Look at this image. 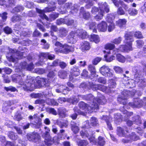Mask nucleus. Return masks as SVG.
Returning a JSON list of instances; mask_svg holds the SVG:
<instances>
[{"mask_svg": "<svg viewBox=\"0 0 146 146\" xmlns=\"http://www.w3.org/2000/svg\"><path fill=\"white\" fill-rule=\"evenodd\" d=\"M59 31V35L61 37L65 36L68 32V31L64 28H61Z\"/></svg>", "mask_w": 146, "mask_h": 146, "instance_id": "nucleus-26", "label": "nucleus"}, {"mask_svg": "<svg viewBox=\"0 0 146 146\" xmlns=\"http://www.w3.org/2000/svg\"><path fill=\"white\" fill-rule=\"evenodd\" d=\"M100 71L102 74L105 76L111 77L113 74L110 72V69L107 66L104 65L100 69Z\"/></svg>", "mask_w": 146, "mask_h": 146, "instance_id": "nucleus-11", "label": "nucleus"}, {"mask_svg": "<svg viewBox=\"0 0 146 146\" xmlns=\"http://www.w3.org/2000/svg\"><path fill=\"white\" fill-rule=\"evenodd\" d=\"M107 25L105 21H102L97 26V28L99 31L105 32L107 29Z\"/></svg>", "mask_w": 146, "mask_h": 146, "instance_id": "nucleus-18", "label": "nucleus"}, {"mask_svg": "<svg viewBox=\"0 0 146 146\" xmlns=\"http://www.w3.org/2000/svg\"><path fill=\"white\" fill-rule=\"evenodd\" d=\"M21 20V16L18 15H14L11 18V21L13 23L20 22Z\"/></svg>", "mask_w": 146, "mask_h": 146, "instance_id": "nucleus-28", "label": "nucleus"}, {"mask_svg": "<svg viewBox=\"0 0 146 146\" xmlns=\"http://www.w3.org/2000/svg\"><path fill=\"white\" fill-rule=\"evenodd\" d=\"M129 105L133 107H140L142 105V101L139 99H136L135 102L133 103V105L131 103H129Z\"/></svg>", "mask_w": 146, "mask_h": 146, "instance_id": "nucleus-25", "label": "nucleus"}, {"mask_svg": "<svg viewBox=\"0 0 146 146\" xmlns=\"http://www.w3.org/2000/svg\"><path fill=\"white\" fill-rule=\"evenodd\" d=\"M98 144L101 146H103L105 143V140L101 136H100L98 138Z\"/></svg>", "mask_w": 146, "mask_h": 146, "instance_id": "nucleus-46", "label": "nucleus"}, {"mask_svg": "<svg viewBox=\"0 0 146 146\" xmlns=\"http://www.w3.org/2000/svg\"><path fill=\"white\" fill-rule=\"evenodd\" d=\"M78 143L79 146H86L88 144V141L85 140H81Z\"/></svg>", "mask_w": 146, "mask_h": 146, "instance_id": "nucleus-50", "label": "nucleus"}, {"mask_svg": "<svg viewBox=\"0 0 146 146\" xmlns=\"http://www.w3.org/2000/svg\"><path fill=\"white\" fill-rule=\"evenodd\" d=\"M122 40V38L121 37H119L113 39L112 42L116 44H118L121 43Z\"/></svg>", "mask_w": 146, "mask_h": 146, "instance_id": "nucleus-45", "label": "nucleus"}, {"mask_svg": "<svg viewBox=\"0 0 146 146\" xmlns=\"http://www.w3.org/2000/svg\"><path fill=\"white\" fill-rule=\"evenodd\" d=\"M91 87L94 90H99L106 93H108L111 92L109 88L102 84H92L91 85Z\"/></svg>", "mask_w": 146, "mask_h": 146, "instance_id": "nucleus-10", "label": "nucleus"}, {"mask_svg": "<svg viewBox=\"0 0 146 146\" xmlns=\"http://www.w3.org/2000/svg\"><path fill=\"white\" fill-rule=\"evenodd\" d=\"M101 58L100 57H97L94 59L93 61V63L94 65H96L101 60Z\"/></svg>", "mask_w": 146, "mask_h": 146, "instance_id": "nucleus-63", "label": "nucleus"}, {"mask_svg": "<svg viewBox=\"0 0 146 146\" xmlns=\"http://www.w3.org/2000/svg\"><path fill=\"white\" fill-rule=\"evenodd\" d=\"M7 13L6 12H4L2 14H0V16L2 19L4 20V21L6 20L7 18Z\"/></svg>", "mask_w": 146, "mask_h": 146, "instance_id": "nucleus-61", "label": "nucleus"}, {"mask_svg": "<svg viewBox=\"0 0 146 146\" xmlns=\"http://www.w3.org/2000/svg\"><path fill=\"white\" fill-rule=\"evenodd\" d=\"M8 135L10 138L12 140H16L18 137V135L16 133H15L12 131L9 132Z\"/></svg>", "mask_w": 146, "mask_h": 146, "instance_id": "nucleus-36", "label": "nucleus"}, {"mask_svg": "<svg viewBox=\"0 0 146 146\" xmlns=\"http://www.w3.org/2000/svg\"><path fill=\"white\" fill-rule=\"evenodd\" d=\"M136 82H137L141 86H146V79L139 80L138 81L137 79H136Z\"/></svg>", "mask_w": 146, "mask_h": 146, "instance_id": "nucleus-44", "label": "nucleus"}, {"mask_svg": "<svg viewBox=\"0 0 146 146\" xmlns=\"http://www.w3.org/2000/svg\"><path fill=\"white\" fill-rule=\"evenodd\" d=\"M56 7L54 6L52 7H46L45 9L43 10L36 8L37 12L40 14V17L42 19H45L47 21H50L55 20L58 16V13H55L53 14L50 15L49 16V18L44 14L45 12H48L54 11L56 9Z\"/></svg>", "mask_w": 146, "mask_h": 146, "instance_id": "nucleus-2", "label": "nucleus"}, {"mask_svg": "<svg viewBox=\"0 0 146 146\" xmlns=\"http://www.w3.org/2000/svg\"><path fill=\"white\" fill-rule=\"evenodd\" d=\"M66 90L70 91L69 88L63 85H60L59 86L58 89L56 90V91L58 93H63L64 90Z\"/></svg>", "mask_w": 146, "mask_h": 146, "instance_id": "nucleus-24", "label": "nucleus"}, {"mask_svg": "<svg viewBox=\"0 0 146 146\" xmlns=\"http://www.w3.org/2000/svg\"><path fill=\"white\" fill-rule=\"evenodd\" d=\"M90 38L91 41L94 42L96 43H98L100 40L99 36L97 35H91Z\"/></svg>", "mask_w": 146, "mask_h": 146, "instance_id": "nucleus-23", "label": "nucleus"}, {"mask_svg": "<svg viewBox=\"0 0 146 146\" xmlns=\"http://www.w3.org/2000/svg\"><path fill=\"white\" fill-rule=\"evenodd\" d=\"M35 72L39 74H42L45 72L44 70L42 68H37L35 69Z\"/></svg>", "mask_w": 146, "mask_h": 146, "instance_id": "nucleus-57", "label": "nucleus"}, {"mask_svg": "<svg viewBox=\"0 0 146 146\" xmlns=\"http://www.w3.org/2000/svg\"><path fill=\"white\" fill-rule=\"evenodd\" d=\"M84 98H85L86 100H91L90 103V104H93V106L94 107V105L97 104V103L100 104L102 105H103L105 104L106 101L105 97L104 96H102L100 97V98L95 99L93 96L92 94H89L86 96H84ZM97 105H98L97 104Z\"/></svg>", "mask_w": 146, "mask_h": 146, "instance_id": "nucleus-5", "label": "nucleus"}, {"mask_svg": "<svg viewBox=\"0 0 146 146\" xmlns=\"http://www.w3.org/2000/svg\"><path fill=\"white\" fill-rule=\"evenodd\" d=\"M116 58L117 60L120 62L123 63L125 61V58L121 54H117L116 55Z\"/></svg>", "mask_w": 146, "mask_h": 146, "instance_id": "nucleus-40", "label": "nucleus"}, {"mask_svg": "<svg viewBox=\"0 0 146 146\" xmlns=\"http://www.w3.org/2000/svg\"><path fill=\"white\" fill-rule=\"evenodd\" d=\"M137 44L136 46L138 48L142 47L144 44V42L141 40H137L136 41Z\"/></svg>", "mask_w": 146, "mask_h": 146, "instance_id": "nucleus-49", "label": "nucleus"}, {"mask_svg": "<svg viewBox=\"0 0 146 146\" xmlns=\"http://www.w3.org/2000/svg\"><path fill=\"white\" fill-rule=\"evenodd\" d=\"M88 69L91 72L93 76H94L96 73L95 66L92 65H90L88 66Z\"/></svg>", "mask_w": 146, "mask_h": 146, "instance_id": "nucleus-32", "label": "nucleus"}, {"mask_svg": "<svg viewBox=\"0 0 146 146\" xmlns=\"http://www.w3.org/2000/svg\"><path fill=\"white\" fill-rule=\"evenodd\" d=\"M88 25L90 29L92 30L93 32L96 33L97 30L96 28V23L94 22H92L89 23Z\"/></svg>", "mask_w": 146, "mask_h": 146, "instance_id": "nucleus-38", "label": "nucleus"}, {"mask_svg": "<svg viewBox=\"0 0 146 146\" xmlns=\"http://www.w3.org/2000/svg\"><path fill=\"white\" fill-rule=\"evenodd\" d=\"M46 102L48 104L53 106H58V103L53 99H47L46 100Z\"/></svg>", "mask_w": 146, "mask_h": 146, "instance_id": "nucleus-31", "label": "nucleus"}, {"mask_svg": "<svg viewBox=\"0 0 146 146\" xmlns=\"http://www.w3.org/2000/svg\"><path fill=\"white\" fill-rule=\"evenodd\" d=\"M41 120V119H39V120H38L37 122H35L34 123H32V124L33 125H35V128H39L42 125Z\"/></svg>", "mask_w": 146, "mask_h": 146, "instance_id": "nucleus-48", "label": "nucleus"}, {"mask_svg": "<svg viewBox=\"0 0 146 146\" xmlns=\"http://www.w3.org/2000/svg\"><path fill=\"white\" fill-rule=\"evenodd\" d=\"M23 9L24 8L22 6L20 5L17 6L13 9L11 12L13 13H17L22 11Z\"/></svg>", "mask_w": 146, "mask_h": 146, "instance_id": "nucleus-33", "label": "nucleus"}, {"mask_svg": "<svg viewBox=\"0 0 146 146\" xmlns=\"http://www.w3.org/2000/svg\"><path fill=\"white\" fill-rule=\"evenodd\" d=\"M90 122L92 126H96L98 125V120L95 117H92L91 118Z\"/></svg>", "mask_w": 146, "mask_h": 146, "instance_id": "nucleus-39", "label": "nucleus"}, {"mask_svg": "<svg viewBox=\"0 0 146 146\" xmlns=\"http://www.w3.org/2000/svg\"><path fill=\"white\" fill-rule=\"evenodd\" d=\"M98 82L103 84H105L106 82V80L105 78L103 77H100L98 79Z\"/></svg>", "mask_w": 146, "mask_h": 146, "instance_id": "nucleus-52", "label": "nucleus"}, {"mask_svg": "<svg viewBox=\"0 0 146 146\" xmlns=\"http://www.w3.org/2000/svg\"><path fill=\"white\" fill-rule=\"evenodd\" d=\"M117 133L119 136L120 137L124 136L125 135V133L123 129L120 127H117Z\"/></svg>", "mask_w": 146, "mask_h": 146, "instance_id": "nucleus-30", "label": "nucleus"}, {"mask_svg": "<svg viewBox=\"0 0 146 146\" xmlns=\"http://www.w3.org/2000/svg\"><path fill=\"white\" fill-rule=\"evenodd\" d=\"M115 45L111 43H108L105 46V48L106 49H109L112 50L115 48Z\"/></svg>", "mask_w": 146, "mask_h": 146, "instance_id": "nucleus-41", "label": "nucleus"}, {"mask_svg": "<svg viewBox=\"0 0 146 146\" xmlns=\"http://www.w3.org/2000/svg\"><path fill=\"white\" fill-rule=\"evenodd\" d=\"M104 58L105 60L107 62H111L115 58V56L113 55L110 56L105 55L104 56Z\"/></svg>", "mask_w": 146, "mask_h": 146, "instance_id": "nucleus-47", "label": "nucleus"}, {"mask_svg": "<svg viewBox=\"0 0 146 146\" xmlns=\"http://www.w3.org/2000/svg\"><path fill=\"white\" fill-rule=\"evenodd\" d=\"M117 13L119 15H124L125 13L122 8L121 7H120L117 10Z\"/></svg>", "mask_w": 146, "mask_h": 146, "instance_id": "nucleus-60", "label": "nucleus"}, {"mask_svg": "<svg viewBox=\"0 0 146 146\" xmlns=\"http://www.w3.org/2000/svg\"><path fill=\"white\" fill-rule=\"evenodd\" d=\"M79 107L82 110H84L86 112L88 113H91L92 111V110L95 108H98V105L96 104L94 106V107L93 106L92 104H88V107L87 105L83 102H81L79 103Z\"/></svg>", "mask_w": 146, "mask_h": 146, "instance_id": "nucleus-8", "label": "nucleus"}, {"mask_svg": "<svg viewBox=\"0 0 146 146\" xmlns=\"http://www.w3.org/2000/svg\"><path fill=\"white\" fill-rule=\"evenodd\" d=\"M126 23L125 19H119L116 22V24L120 27H123Z\"/></svg>", "mask_w": 146, "mask_h": 146, "instance_id": "nucleus-34", "label": "nucleus"}, {"mask_svg": "<svg viewBox=\"0 0 146 146\" xmlns=\"http://www.w3.org/2000/svg\"><path fill=\"white\" fill-rule=\"evenodd\" d=\"M46 111L49 113H51L54 115H57V113L54 109L52 108H48L46 109Z\"/></svg>", "mask_w": 146, "mask_h": 146, "instance_id": "nucleus-42", "label": "nucleus"}, {"mask_svg": "<svg viewBox=\"0 0 146 146\" xmlns=\"http://www.w3.org/2000/svg\"><path fill=\"white\" fill-rule=\"evenodd\" d=\"M99 10L98 14L95 16V19L98 21L102 19L104 16V11L108 13L110 11L108 5L105 2L102 4V3H98Z\"/></svg>", "mask_w": 146, "mask_h": 146, "instance_id": "nucleus-4", "label": "nucleus"}, {"mask_svg": "<svg viewBox=\"0 0 146 146\" xmlns=\"http://www.w3.org/2000/svg\"><path fill=\"white\" fill-rule=\"evenodd\" d=\"M55 45L58 47L55 48V51L60 53L67 54L69 52H73L74 50L73 46L66 44L63 45L59 42H56Z\"/></svg>", "mask_w": 146, "mask_h": 146, "instance_id": "nucleus-3", "label": "nucleus"}, {"mask_svg": "<svg viewBox=\"0 0 146 146\" xmlns=\"http://www.w3.org/2000/svg\"><path fill=\"white\" fill-rule=\"evenodd\" d=\"M110 82L109 83V87L110 88H114L115 87L116 84L115 82L112 79H111L110 80Z\"/></svg>", "mask_w": 146, "mask_h": 146, "instance_id": "nucleus-51", "label": "nucleus"}, {"mask_svg": "<svg viewBox=\"0 0 146 146\" xmlns=\"http://www.w3.org/2000/svg\"><path fill=\"white\" fill-rule=\"evenodd\" d=\"M110 23V24L108 26V30L109 32L111 31L115 28V25L113 23Z\"/></svg>", "mask_w": 146, "mask_h": 146, "instance_id": "nucleus-58", "label": "nucleus"}, {"mask_svg": "<svg viewBox=\"0 0 146 146\" xmlns=\"http://www.w3.org/2000/svg\"><path fill=\"white\" fill-rule=\"evenodd\" d=\"M81 48L83 50H87L90 49V45L89 43L87 41H84L81 44Z\"/></svg>", "mask_w": 146, "mask_h": 146, "instance_id": "nucleus-22", "label": "nucleus"}, {"mask_svg": "<svg viewBox=\"0 0 146 146\" xmlns=\"http://www.w3.org/2000/svg\"><path fill=\"white\" fill-rule=\"evenodd\" d=\"M113 69L115 72L118 73L121 72L123 71L122 69L119 66H115L114 67Z\"/></svg>", "mask_w": 146, "mask_h": 146, "instance_id": "nucleus-59", "label": "nucleus"}, {"mask_svg": "<svg viewBox=\"0 0 146 146\" xmlns=\"http://www.w3.org/2000/svg\"><path fill=\"white\" fill-rule=\"evenodd\" d=\"M94 133V132L93 133V131L92 132V131L90 130V129L87 130L86 131H84L82 130L80 132V135L83 138H88L90 142L93 143L96 142L95 137L92 135Z\"/></svg>", "mask_w": 146, "mask_h": 146, "instance_id": "nucleus-6", "label": "nucleus"}, {"mask_svg": "<svg viewBox=\"0 0 146 146\" xmlns=\"http://www.w3.org/2000/svg\"><path fill=\"white\" fill-rule=\"evenodd\" d=\"M25 75L22 74L21 75H20L17 76L16 78V80L19 82L20 85H21V84L23 83V82H21L24 78Z\"/></svg>", "mask_w": 146, "mask_h": 146, "instance_id": "nucleus-43", "label": "nucleus"}, {"mask_svg": "<svg viewBox=\"0 0 146 146\" xmlns=\"http://www.w3.org/2000/svg\"><path fill=\"white\" fill-rule=\"evenodd\" d=\"M40 138V135L35 132L32 133L27 135V138L29 141H32L35 142L38 141Z\"/></svg>", "mask_w": 146, "mask_h": 146, "instance_id": "nucleus-14", "label": "nucleus"}, {"mask_svg": "<svg viewBox=\"0 0 146 146\" xmlns=\"http://www.w3.org/2000/svg\"><path fill=\"white\" fill-rule=\"evenodd\" d=\"M70 74L72 75L77 76L80 74V70L78 67L75 66L72 68L70 70Z\"/></svg>", "mask_w": 146, "mask_h": 146, "instance_id": "nucleus-19", "label": "nucleus"}, {"mask_svg": "<svg viewBox=\"0 0 146 146\" xmlns=\"http://www.w3.org/2000/svg\"><path fill=\"white\" fill-rule=\"evenodd\" d=\"M42 137L45 139V143L47 145H50L51 144V142L53 140L54 143L55 144H58L59 143L58 140H55V139L57 137H54L53 139H52L51 136H50L49 133H44L42 135Z\"/></svg>", "mask_w": 146, "mask_h": 146, "instance_id": "nucleus-7", "label": "nucleus"}, {"mask_svg": "<svg viewBox=\"0 0 146 146\" xmlns=\"http://www.w3.org/2000/svg\"><path fill=\"white\" fill-rule=\"evenodd\" d=\"M30 78V77L29 78H28L25 83L21 84V87L25 90L32 91L33 90L34 85L33 83L31 82L32 81Z\"/></svg>", "mask_w": 146, "mask_h": 146, "instance_id": "nucleus-12", "label": "nucleus"}, {"mask_svg": "<svg viewBox=\"0 0 146 146\" xmlns=\"http://www.w3.org/2000/svg\"><path fill=\"white\" fill-rule=\"evenodd\" d=\"M19 53L20 52L19 51H17L16 53L14 54L13 56H7L6 57L9 61L15 62L16 61V59H19L21 58V55H18Z\"/></svg>", "mask_w": 146, "mask_h": 146, "instance_id": "nucleus-17", "label": "nucleus"}, {"mask_svg": "<svg viewBox=\"0 0 146 146\" xmlns=\"http://www.w3.org/2000/svg\"><path fill=\"white\" fill-rule=\"evenodd\" d=\"M64 7L65 9H70L71 11L70 12L73 14L76 13L79 8V6L76 4H74L72 5V3H66Z\"/></svg>", "mask_w": 146, "mask_h": 146, "instance_id": "nucleus-9", "label": "nucleus"}, {"mask_svg": "<svg viewBox=\"0 0 146 146\" xmlns=\"http://www.w3.org/2000/svg\"><path fill=\"white\" fill-rule=\"evenodd\" d=\"M76 33L71 31L67 37V41L70 43L73 44L76 42L75 37Z\"/></svg>", "mask_w": 146, "mask_h": 146, "instance_id": "nucleus-16", "label": "nucleus"}, {"mask_svg": "<svg viewBox=\"0 0 146 146\" xmlns=\"http://www.w3.org/2000/svg\"><path fill=\"white\" fill-rule=\"evenodd\" d=\"M65 23V21L64 19L62 18L58 19L56 20V24L58 25H60L62 23Z\"/></svg>", "mask_w": 146, "mask_h": 146, "instance_id": "nucleus-62", "label": "nucleus"}, {"mask_svg": "<svg viewBox=\"0 0 146 146\" xmlns=\"http://www.w3.org/2000/svg\"><path fill=\"white\" fill-rule=\"evenodd\" d=\"M113 2L115 6L117 7L119 6V4L121 5L123 3V1L121 0L118 1L116 0H113Z\"/></svg>", "mask_w": 146, "mask_h": 146, "instance_id": "nucleus-56", "label": "nucleus"}, {"mask_svg": "<svg viewBox=\"0 0 146 146\" xmlns=\"http://www.w3.org/2000/svg\"><path fill=\"white\" fill-rule=\"evenodd\" d=\"M4 89L7 92L9 91L11 92H15L16 90L15 87L11 86L8 87H4Z\"/></svg>", "mask_w": 146, "mask_h": 146, "instance_id": "nucleus-53", "label": "nucleus"}, {"mask_svg": "<svg viewBox=\"0 0 146 146\" xmlns=\"http://www.w3.org/2000/svg\"><path fill=\"white\" fill-rule=\"evenodd\" d=\"M1 141L3 143H6L7 146H25L23 143L22 140L19 139L18 140V143L17 144L15 143V142H11L10 141H6L5 137L4 136H2L1 137Z\"/></svg>", "mask_w": 146, "mask_h": 146, "instance_id": "nucleus-13", "label": "nucleus"}, {"mask_svg": "<svg viewBox=\"0 0 146 146\" xmlns=\"http://www.w3.org/2000/svg\"><path fill=\"white\" fill-rule=\"evenodd\" d=\"M115 18V17L113 14H108L106 18V20L109 23H113Z\"/></svg>", "mask_w": 146, "mask_h": 146, "instance_id": "nucleus-37", "label": "nucleus"}, {"mask_svg": "<svg viewBox=\"0 0 146 146\" xmlns=\"http://www.w3.org/2000/svg\"><path fill=\"white\" fill-rule=\"evenodd\" d=\"M133 121L137 125H139L141 123L140 117L139 115H136L132 117Z\"/></svg>", "mask_w": 146, "mask_h": 146, "instance_id": "nucleus-29", "label": "nucleus"}, {"mask_svg": "<svg viewBox=\"0 0 146 146\" xmlns=\"http://www.w3.org/2000/svg\"><path fill=\"white\" fill-rule=\"evenodd\" d=\"M124 37V42L126 45L125 46L121 45L119 48V50L121 52H128L132 50V42L133 41V34L131 32H127L125 33Z\"/></svg>", "mask_w": 146, "mask_h": 146, "instance_id": "nucleus-1", "label": "nucleus"}, {"mask_svg": "<svg viewBox=\"0 0 146 146\" xmlns=\"http://www.w3.org/2000/svg\"><path fill=\"white\" fill-rule=\"evenodd\" d=\"M86 3L87 4L85 6V7L87 9L90 8L93 4L91 0H88Z\"/></svg>", "mask_w": 146, "mask_h": 146, "instance_id": "nucleus-55", "label": "nucleus"}, {"mask_svg": "<svg viewBox=\"0 0 146 146\" xmlns=\"http://www.w3.org/2000/svg\"><path fill=\"white\" fill-rule=\"evenodd\" d=\"M66 111L65 108H60L58 109V112L59 115L62 117H65L66 115Z\"/></svg>", "mask_w": 146, "mask_h": 146, "instance_id": "nucleus-27", "label": "nucleus"}, {"mask_svg": "<svg viewBox=\"0 0 146 146\" xmlns=\"http://www.w3.org/2000/svg\"><path fill=\"white\" fill-rule=\"evenodd\" d=\"M67 72L64 70H60L58 73V75L61 78L64 79L67 76Z\"/></svg>", "mask_w": 146, "mask_h": 146, "instance_id": "nucleus-35", "label": "nucleus"}, {"mask_svg": "<svg viewBox=\"0 0 146 146\" xmlns=\"http://www.w3.org/2000/svg\"><path fill=\"white\" fill-rule=\"evenodd\" d=\"M139 139V137L135 133H132L130 135L127 139H123L122 140L123 142L124 143H128L132 141H136Z\"/></svg>", "mask_w": 146, "mask_h": 146, "instance_id": "nucleus-15", "label": "nucleus"}, {"mask_svg": "<svg viewBox=\"0 0 146 146\" xmlns=\"http://www.w3.org/2000/svg\"><path fill=\"white\" fill-rule=\"evenodd\" d=\"M71 129L75 133H76L78 132L79 131V128L78 126L79 124L74 121H72L71 123Z\"/></svg>", "mask_w": 146, "mask_h": 146, "instance_id": "nucleus-20", "label": "nucleus"}, {"mask_svg": "<svg viewBox=\"0 0 146 146\" xmlns=\"http://www.w3.org/2000/svg\"><path fill=\"white\" fill-rule=\"evenodd\" d=\"M134 36L137 38H143V37L140 31L135 32L134 34Z\"/></svg>", "mask_w": 146, "mask_h": 146, "instance_id": "nucleus-54", "label": "nucleus"}, {"mask_svg": "<svg viewBox=\"0 0 146 146\" xmlns=\"http://www.w3.org/2000/svg\"><path fill=\"white\" fill-rule=\"evenodd\" d=\"M14 119L19 121L22 119V117L21 115L19 113L16 114L14 117Z\"/></svg>", "mask_w": 146, "mask_h": 146, "instance_id": "nucleus-64", "label": "nucleus"}, {"mask_svg": "<svg viewBox=\"0 0 146 146\" xmlns=\"http://www.w3.org/2000/svg\"><path fill=\"white\" fill-rule=\"evenodd\" d=\"M76 33L80 37L83 39L86 38L87 36L86 32L82 29L77 30Z\"/></svg>", "mask_w": 146, "mask_h": 146, "instance_id": "nucleus-21", "label": "nucleus"}]
</instances>
